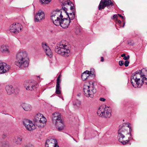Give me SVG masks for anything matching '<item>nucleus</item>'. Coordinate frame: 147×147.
Returning a JSON list of instances; mask_svg holds the SVG:
<instances>
[{
	"label": "nucleus",
	"instance_id": "f257e3e1",
	"mask_svg": "<svg viewBox=\"0 0 147 147\" xmlns=\"http://www.w3.org/2000/svg\"><path fill=\"white\" fill-rule=\"evenodd\" d=\"M131 82L134 88H140L143 84H147V71L143 69L133 74L131 77Z\"/></svg>",
	"mask_w": 147,
	"mask_h": 147
},
{
	"label": "nucleus",
	"instance_id": "f03ea898",
	"mask_svg": "<svg viewBox=\"0 0 147 147\" xmlns=\"http://www.w3.org/2000/svg\"><path fill=\"white\" fill-rule=\"evenodd\" d=\"M15 64L19 67L24 68L29 65V59L27 52L24 50L18 51L16 55Z\"/></svg>",
	"mask_w": 147,
	"mask_h": 147
},
{
	"label": "nucleus",
	"instance_id": "7ed1b4c3",
	"mask_svg": "<svg viewBox=\"0 0 147 147\" xmlns=\"http://www.w3.org/2000/svg\"><path fill=\"white\" fill-rule=\"evenodd\" d=\"M60 9H57L53 11L51 13V19L55 25H58L59 24V20L63 17L64 13H66L67 9L66 7H62Z\"/></svg>",
	"mask_w": 147,
	"mask_h": 147
},
{
	"label": "nucleus",
	"instance_id": "20e7f679",
	"mask_svg": "<svg viewBox=\"0 0 147 147\" xmlns=\"http://www.w3.org/2000/svg\"><path fill=\"white\" fill-rule=\"evenodd\" d=\"M51 119L53 123L59 131L63 129L65 127L64 122L61 118V115L59 113L57 112L53 113Z\"/></svg>",
	"mask_w": 147,
	"mask_h": 147
},
{
	"label": "nucleus",
	"instance_id": "39448f33",
	"mask_svg": "<svg viewBox=\"0 0 147 147\" xmlns=\"http://www.w3.org/2000/svg\"><path fill=\"white\" fill-rule=\"evenodd\" d=\"M55 51L65 57L69 56L71 54L70 50L68 49L67 45L62 41L60 42L55 47Z\"/></svg>",
	"mask_w": 147,
	"mask_h": 147
},
{
	"label": "nucleus",
	"instance_id": "423d86ee",
	"mask_svg": "<svg viewBox=\"0 0 147 147\" xmlns=\"http://www.w3.org/2000/svg\"><path fill=\"white\" fill-rule=\"evenodd\" d=\"M111 112L112 110L111 109L105 105V107L103 106L100 107L97 111V113L100 117L105 118H108L111 116Z\"/></svg>",
	"mask_w": 147,
	"mask_h": 147
},
{
	"label": "nucleus",
	"instance_id": "0eeeda50",
	"mask_svg": "<svg viewBox=\"0 0 147 147\" xmlns=\"http://www.w3.org/2000/svg\"><path fill=\"white\" fill-rule=\"evenodd\" d=\"M90 86L85 85L83 89L84 95L88 97L93 98L94 94L96 92V90L94 88L93 86V83L92 82H90Z\"/></svg>",
	"mask_w": 147,
	"mask_h": 147
},
{
	"label": "nucleus",
	"instance_id": "6e6552de",
	"mask_svg": "<svg viewBox=\"0 0 147 147\" xmlns=\"http://www.w3.org/2000/svg\"><path fill=\"white\" fill-rule=\"evenodd\" d=\"M127 130L123 126H122L121 128L119 129L118 131V137L119 141L123 145L127 144L126 141H123L122 140L125 137L124 135L127 134Z\"/></svg>",
	"mask_w": 147,
	"mask_h": 147
},
{
	"label": "nucleus",
	"instance_id": "1a4fd4ad",
	"mask_svg": "<svg viewBox=\"0 0 147 147\" xmlns=\"http://www.w3.org/2000/svg\"><path fill=\"white\" fill-rule=\"evenodd\" d=\"M22 27L20 24L15 23L11 25L9 27L10 32L15 34H17L21 30Z\"/></svg>",
	"mask_w": 147,
	"mask_h": 147
},
{
	"label": "nucleus",
	"instance_id": "9d476101",
	"mask_svg": "<svg viewBox=\"0 0 147 147\" xmlns=\"http://www.w3.org/2000/svg\"><path fill=\"white\" fill-rule=\"evenodd\" d=\"M24 86L27 90L32 91L37 88V85L34 81L29 80L24 82Z\"/></svg>",
	"mask_w": 147,
	"mask_h": 147
},
{
	"label": "nucleus",
	"instance_id": "9b49d317",
	"mask_svg": "<svg viewBox=\"0 0 147 147\" xmlns=\"http://www.w3.org/2000/svg\"><path fill=\"white\" fill-rule=\"evenodd\" d=\"M24 125L27 130L31 131L34 129L36 128V126L32 121L28 119H25L23 121Z\"/></svg>",
	"mask_w": 147,
	"mask_h": 147
},
{
	"label": "nucleus",
	"instance_id": "f8f14e48",
	"mask_svg": "<svg viewBox=\"0 0 147 147\" xmlns=\"http://www.w3.org/2000/svg\"><path fill=\"white\" fill-rule=\"evenodd\" d=\"M70 22V21L68 20L67 18H65L63 16V17L59 20L60 24L56 26H60L63 28H66L68 27Z\"/></svg>",
	"mask_w": 147,
	"mask_h": 147
},
{
	"label": "nucleus",
	"instance_id": "ddd939ff",
	"mask_svg": "<svg viewBox=\"0 0 147 147\" xmlns=\"http://www.w3.org/2000/svg\"><path fill=\"white\" fill-rule=\"evenodd\" d=\"M10 69L9 66L4 62L0 61V74L5 73Z\"/></svg>",
	"mask_w": 147,
	"mask_h": 147
},
{
	"label": "nucleus",
	"instance_id": "4468645a",
	"mask_svg": "<svg viewBox=\"0 0 147 147\" xmlns=\"http://www.w3.org/2000/svg\"><path fill=\"white\" fill-rule=\"evenodd\" d=\"M45 19V14L41 11H39L36 13L34 18L35 22H37Z\"/></svg>",
	"mask_w": 147,
	"mask_h": 147
},
{
	"label": "nucleus",
	"instance_id": "2eb2a0df",
	"mask_svg": "<svg viewBox=\"0 0 147 147\" xmlns=\"http://www.w3.org/2000/svg\"><path fill=\"white\" fill-rule=\"evenodd\" d=\"M42 45L44 51L47 55L50 57H52V53L49 47L47 45V44L46 43L44 42L42 43Z\"/></svg>",
	"mask_w": 147,
	"mask_h": 147
},
{
	"label": "nucleus",
	"instance_id": "dca6fc26",
	"mask_svg": "<svg viewBox=\"0 0 147 147\" xmlns=\"http://www.w3.org/2000/svg\"><path fill=\"white\" fill-rule=\"evenodd\" d=\"M113 4L110 0H101L100 2L98 9L99 10L104 9L107 6Z\"/></svg>",
	"mask_w": 147,
	"mask_h": 147
},
{
	"label": "nucleus",
	"instance_id": "f3484780",
	"mask_svg": "<svg viewBox=\"0 0 147 147\" xmlns=\"http://www.w3.org/2000/svg\"><path fill=\"white\" fill-rule=\"evenodd\" d=\"M57 144V142L56 139L51 138L48 139L45 143V147H55Z\"/></svg>",
	"mask_w": 147,
	"mask_h": 147
},
{
	"label": "nucleus",
	"instance_id": "a211bd4d",
	"mask_svg": "<svg viewBox=\"0 0 147 147\" xmlns=\"http://www.w3.org/2000/svg\"><path fill=\"white\" fill-rule=\"evenodd\" d=\"M62 4L63 6H65L67 8H70L71 10L73 9L74 6V4L70 1V0H64L62 2Z\"/></svg>",
	"mask_w": 147,
	"mask_h": 147
},
{
	"label": "nucleus",
	"instance_id": "6ab92c4d",
	"mask_svg": "<svg viewBox=\"0 0 147 147\" xmlns=\"http://www.w3.org/2000/svg\"><path fill=\"white\" fill-rule=\"evenodd\" d=\"M81 77L83 80L90 79L91 77V75H90V71L87 70L85 71L82 74Z\"/></svg>",
	"mask_w": 147,
	"mask_h": 147
},
{
	"label": "nucleus",
	"instance_id": "aec40b11",
	"mask_svg": "<svg viewBox=\"0 0 147 147\" xmlns=\"http://www.w3.org/2000/svg\"><path fill=\"white\" fill-rule=\"evenodd\" d=\"M22 137L21 136H18L15 137L13 140V142L16 144L20 145L22 143Z\"/></svg>",
	"mask_w": 147,
	"mask_h": 147
},
{
	"label": "nucleus",
	"instance_id": "412c9836",
	"mask_svg": "<svg viewBox=\"0 0 147 147\" xmlns=\"http://www.w3.org/2000/svg\"><path fill=\"white\" fill-rule=\"evenodd\" d=\"M5 88L8 94H11L14 92V89L12 85L6 86Z\"/></svg>",
	"mask_w": 147,
	"mask_h": 147
},
{
	"label": "nucleus",
	"instance_id": "4be33fe9",
	"mask_svg": "<svg viewBox=\"0 0 147 147\" xmlns=\"http://www.w3.org/2000/svg\"><path fill=\"white\" fill-rule=\"evenodd\" d=\"M71 10L72 11V13H69V14L67 12L66 13H64V14H65L66 15H67L68 17V18H67L70 21L71 20L74 19L75 18V12H74L75 9H74V8H73V9Z\"/></svg>",
	"mask_w": 147,
	"mask_h": 147
},
{
	"label": "nucleus",
	"instance_id": "5701e85b",
	"mask_svg": "<svg viewBox=\"0 0 147 147\" xmlns=\"http://www.w3.org/2000/svg\"><path fill=\"white\" fill-rule=\"evenodd\" d=\"M0 50L1 52L3 53H9L8 47L5 45H1L0 47Z\"/></svg>",
	"mask_w": 147,
	"mask_h": 147
},
{
	"label": "nucleus",
	"instance_id": "b1692460",
	"mask_svg": "<svg viewBox=\"0 0 147 147\" xmlns=\"http://www.w3.org/2000/svg\"><path fill=\"white\" fill-rule=\"evenodd\" d=\"M22 106L23 109L26 111H29L32 109L31 106L30 104L27 103L23 104Z\"/></svg>",
	"mask_w": 147,
	"mask_h": 147
},
{
	"label": "nucleus",
	"instance_id": "393cba45",
	"mask_svg": "<svg viewBox=\"0 0 147 147\" xmlns=\"http://www.w3.org/2000/svg\"><path fill=\"white\" fill-rule=\"evenodd\" d=\"M60 84L56 83L55 92L57 94H61V87Z\"/></svg>",
	"mask_w": 147,
	"mask_h": 147
},
{
	"label": "nucleus",
	"instance_id": "a878e982",
	"mask_svg": "<svg viewBox=\"0 0 147 147\" xmlns=\"http://www.w3.org/2000/svg\"><path fill=\"white\" fill-rule=\"evenodd\" d=\"M41 117L38 121V123H40L41 125L44 124L47 121L46 119L42 115Z\"/></svg>",
	"mask_w": 147,
	"mask_h": 147
},
{
	"label": "nucleus",
	"instance_id": "bb28decb",
	"mask_svg": "<svg viewBox=\"0 0 147 147\" xmlns=\"http://www.w3.org/2000/svg\"><path fill=\"white\" fill-rule=\"evenodd\" d=\"M41 116L42 115L40 113H38L35 116L34 119V121H35L37 123H38V121L39 119H40V117H41Z\"/></svg>",
	"mask_w": 147,
	"mask_h": 147
},
{
	"label": "nucleus",
	"instance_id": "cd10ccee",
	"mask_svg": "<svg viewBox=\"0 0 147 147\" xmlns=\"http://www.w3.org/2000/svg\"><path fill=\"white\" fill-rule=\"evenodd\" d=\"M81 104V102L78 100H76L73 102V105L74 106L79 107Z\"/></svg>",
	"mask_w": 147,
	"mask_h": 147
},
{
	"label": "nucleus",
	"instance_id": "c85d7f7f",
	"mask_svg": "<svg viewBox=\"0 0 147 147\" xmlns=\"http://www.w3.org/2000/svg\"><path fill=\"white\" fill-rule=\"evenodd\" d=\"M42 4H47L49 3L51 0H40Z\"/></svg>",
	"mask_w": 147,
	"mask_h": 147
},
{
	"label": "nucleus",
	"instance_id": "c756f323",
	"mask_svg": "<svg viewBox=\"0 0 147 147\" xmlns=\"http://www.w3.org/2000/svg\"><path fill=\"white\" fill-rule=\"evenodd\" d=\"M9 143L8 141L4 142L3 143V147H7L9 146Z\"/></svg>",
	"mask_w": 147,
	"mask_h": 147
},
{
	"label": "nucleus",
	"instance_id": "7c9ffc66",
	"mask_svg": "<svg viewBox=\"0 0 147 147\" xmlns=\"http://www.w3.org/2000/svg\"><path fill=\"white\" fill-rule=\"evenodd\" d=\"M61 76L60 75L58 78H57V82L56 83L57 84H60L61 83V80L60 79L61 78Z\"/></svg>",
	"mask_w": 147,
	"mask_h": 147
},
{
	"label": "nucleus",
	"instance_id": "2f4dec72",
	"mask_svg": "<svg viewBox=\"0 0 147 147\" xmlns=\"http://www.w3.org/2000/svg\"><path fill=\"white\" fill-rule=\"evenodd\" d=\"M90 75L91 77V75L93 76L94 75V69H91V71H90Z\"/></svg>",
	"mask_w": 147,
	"mask_h": 147
},
{
	"label": "nucleus",
	"instance_id": "473e14b6",
	"mask_svg": "<svg viewBox=\"0 0 147 147\" xmlns=\"http://www.w3.org/2000/svg\"><path fill=\"white\" fill-rule=\"evenodd\" d=\"M124 127H125V128L126 129V127L125 126ZM126 127L127 128V129H128V128H129V131L128 132V131H127V134H131V131L132 130V129H131V127H129V125H128L127 126V127Z\"/></svg>",
	"mask_w": 147,
	"mask_h": 147
},
{
	"label": "nucleus",
	"instance_id": "72a5a7b5",
	"mask_svg": "<svg viewBox=\"0 0 147 147\" xmlns=\"http://www.w3.org/2000/svg\"><path fill=\"white\" fill-rule=\"evenodd\" d=\"M23 147H34V146L32 144H28Z\"/></svg>",
	"mask_w": 147,
	"mask_h": 147
},
{
	"label": "nucleus",
	"instance_id": "f704fd0d",
	"mask_svg": "<svg viewBox=\"0 0 147 147\" xmlns=\"http://www.w3.org/2000/svg\"><path fill=\"white\" fill-rule=\"evenodd\" d=\"M82 30L80 28H78L77 29L76 32V33L77 34H79L81 32Z\"/></svg>",
	"mask_w": 147,
	"mask_h": 147
},
{
	"label": "nucleus",
	"instance_id": "c9c22d12",
	"mask_svg": "<svg viewBox=\"0 0 147 147\" xmlns=\"http://www.w3.org/2000/svg\"><path fill=\"white\" fill-rule=\"evenodd\" d=\"M130 134V137H129V138H128V140H126V142H127V143L130 140H131L132 139V136L131 135V134Z\"/></svg>",
	"mask_w": 147,
	"mask_h": 147
},
{
	"label": "nucleus",
	"instance_id": "e433bc0d",
	"mask_svg": "<svg viewBox=\"0 0 147 147\" xmlns=\"http://www.w3.org/2000/svg\"><path fill=\"white\" fill-rule=\"evenodd\" d=\"M129 62L128 61H126L125 62L124 65L125 67H127L129 65Z\"/></svg>",
	"mask_w": 147,
	"mask_h": 147
},
{
	"label": "nucleus",
	"instance_id": "4c0bfd02",
	"mask_svg": "<svg viewBox=\"0 0 147 147\" xmlns=\"http://www.w3.org/2000/svg\"><path fill=\"white\" fill-rule=\"evenodd\" d=\"M124 63L123 61H119V64L120 66H122L123 65Z\"/></svg>",
	"mask_w": 147,
	"mask_h": 147
},
{
	"label": "nucleus",
	"instance_id": "58836bf2",
	"mask_svg": "<svg viewBox=\"0 0 147 147\" xmlns=\"http://www.w3.org/2000/svg\"><path fill=\"white\" fill-rule=\"evenodd\" d=\"M129 55H127V56H125L123 58V59L125 60H127L129 59Z\"/></svg>",
	"mask_w": 147,
	"mask_h": 147
},
{
	"label": "nucleus",
	"instance_id": "ea45409f",
	"mask_svg": "<svg viewBox=\"0 0 147 147\" xmlns=\"http://www.w3.org/2000/svg\"><path fill=\"white\" fill-rule=\"evenodd\" d=\"M113 17L112 18V19H117V15H114L113 16Z\"/></svg>",
	"mask_w": 147,
	"mask_h": 147
},
{
	"label": "nucleus",
	"instance_id": "a19ab883",
	"mask_svg": "<svg viewBox=\"0 0 147 147\" xmlns=\"http://www.w3.org/2000/svg\"><path fill=\"white\" fill-rule=\"evenodd\" d=\"M99 100L100 101H105V99L103 98H100Z\"/></svg>",
	"mask_w": 147,
	"mask_h": 147
},
{
	"label": "nucleus",
	"instance_id": "79ce46f5",
	"mask_svg": "<svg viewBox=\"0 0 147 147\" xmlns=\"http://www.w3.org/2000/svg\"><path fill=\"white\" fill-rule=\"evenodd\" d=\"M116 21L118 22L119 24H120L121 23V22L120 20H119L117 19H116Z\"/></svg>",
	"mask_w": 147,
	"mask_h": 147
},
{
	"label": "nucleus",
	"instance_id": "37998d69",
	"mask_svg": "<svg viewBox=\"0 0 147 147\" xmlns=\"http://www.w3.org/2000/svg\"><path fill=\"white\" fill-rule=\"evenodd\" d=\"M118 15L119 16L122 18V19H124L123 17L120 14H118Z\"/></svg>",
	"mask_w": 147,
	"mask_h": 147
},
{
	"label": "nucleus",
	"instance_id": "c03bdc74",
	"mask_svg": "<svg viewBox=\"0 0 147 147\" xmlns=\"http://www.w3.org/2000/svg\"><path fill=\"white\" fill-rule=\"evenodd\" d=\"M121 56L122 57H125V54H123L121 55Z\"/></svg>",
	"mask_w": 147,
	"mask_h": 147
},
{
	"label": "nucleus",
	"instance_id": "a18cd8bd",
	"mask_svg": "<svg viewBox=\"0 0 147 147\" xmlns=\"http://www.w3.org/2000/svg\"><path fill=\"white\" fill-rule=\"evenodd\" d=\"M101 61L102 62L103 61H104V58H103V57H101Z\"/></svg>",
	"mask_w": 147,
	"mask_h": 147
},
{
	"label": "nucleus",
	"instance_id": "49530a36",
	"mask_svg": "<svg viewBox=\"0 0 147 147\" xmlns=\"http://www.w3.org/2000/svg\"><path fill=\"white\" fill-rule=\"evenodd\" d=\"M2 86V84L1 83H0V89H1V88Z\"/></svg>",
	"mask_w": 147,
	"mask_h": 147
},
{
	"label": "nucleus",
	"instance_id": "de8ad7c7",
	"mask_svg": "<svg viewBox=\"0 0 147 147\" xmlns=\"http://www.w3.org/2000/svg\"><path fill=\"white\" fill-rule=\"evenodd\" d=\"M128 44H129L130 45H132V44L131 43V42H130V43H128Z\"/></svg>",
	"mask_w": 147,
	"mask_h": 147
},
{
	"label": "nucleus",
	"instance_id": "09e8293b",
	"mask_svg": "<svg viewBox=\"0 0 147 147\" xmlns=\"http://www.w3.org/2000/svg\"><path fill=\"white\" fill-rule=\"evenodd\" d=\"M124 25H125V23H124V24H123V27H124Z\"/></svg>",
	"mask_w": 147,
	"mask_h": 147
}]
</instances>
